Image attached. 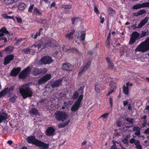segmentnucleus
Segmentation results:
<instances>
[{"mask_svg":"<svg viewBox=\"0 0 149 149\" xmlns=\"http://www.w3.org/2000/svg\"><path fill=\"white\" fill-rule=\"evenodd\" d=\"M125 120L130 124H132L133 123L134 120L133 119H130L127 118Z\"/></svg>","mask_w":149,"mask_h":149,"instance_id":"45","label":"nucleus"},{"mask_svg":"<svg viewBox=\"0 0 149 149\" xmlns=\"http://www.w3.org/2000/svg\"><path fill=\"white\" fill-rule=\"evenodd\" d=\"M81 20V19L77 17L73 18L72 19V21L73 24H74L75 23H77Z\"/></svg>","mask_w":149,"mask_h":149,"instance_id":"27","label":"nucleus"},{"mask_svg":"<svg viewBox=\"0 0 149 149\" xmlns=\"http://www.w3.org/2000/svg\"><path fill=\"white\" fill-rule=\"evenodd\" d=\"M113 143H115V144L116 143H117V144H118V145H119V146H121V147L122 146V145L121 143L120 142H118L115 141H113Z\"/></svg>","mask_w":149,"mask_h":149,"instance_id":"63","label":"nucleus"},{"mask_svg":"<svg viewBox=\"0 0 149 149\" xmlns=\"http://www.w3.org/2000/svg\"><path fill=\"white\" fill-rule=\"evenodd\" d=\"M123 93L125 95H128L129 93V90L128 88L125 86H123Z\"/></svg>","mask_w":149,"mask_h":149,"instance_id":"31","label":"nucleus"},{"mask_svg":"<svg viewBox=\"0 0 149 149\" xmlns=\"http://www.w3.org/2000/svg\"><path fill=\"white\" fill-rule=\"evenodd\" d=\"M146 13V11L144 9H142L139 12H138L137 13V15H142L143 14H144Z\"/></svg>","mask_w":149,"mask_h":149,"instance_id":"37","label":"nucleus"},{"mask_svg":"<svg viewBox=\"0 0 149 149\" xmlns=\"http://www.w3.org/2000/svg\"><path fill=\"white\" fill-rule=\"evenodd\" d=\"M47 70L46 68L43 69H35L32 71V74L34 75H37L40 74L45 73H46Z\"/></svg>","mask_w":149,"mask_h":149,"instance_id":"11","label":"nucleus"},{"mask_svg":"<svg viewBox=\"0 0 149 149\" xmlns=\"http://www.w3.org/2000/svg\"><path fill=\"white\" fill-rule=\"evenodd\" d=\"M3 40L4 42H7V39L5 37H2L0 38V40Z\"/></svg>","mask_w":149,"mask_h":149,"instance_id":"58","label":"nucleus"},{"mask_svg":"<svg viewBox=\"0 0 149 149\" xmlns=\"http://www.w3.org/2000/svg\"><path fill=\"white\" fill-rule=\"evenodd\" d=\"M65 81L64 78H63L61 79H59L56 81L52 85V87L53 88L55 87H57L59 86L61 84L62 81L63 80Z\"/></svg>","mask_w":149,"mask_h":149,"instance_id":"15","label":"nucleus"},{"mask_svg":"<svg viewBox=\"0 0 149 149\" xmlns=\"http://www.w3.org/2000/svg\"><path fill=\"white\" fill-rule=\"evenodd\" d=\"M91 64V61H89L87 62L85 65L81 67V68L80 71L78 73V75L79 76L81 75L84 71L87 70L90 65Z\"/></svg>","mask_w":149,"mask_h":149,"instance_id":"12","label":"nucleus"},{"mask_svg":"<svg viewBox=\"0 0 149 149\" xmlns=\"http://www.w3.org/2000/svg\"><path fill=\"white\" fill-rule=\"evenodd\" d=\"M140 33L137 31L133 32L131 34L130 38L129 44L131 45H133L135 42L136 40L140 39Z\"/></svg>","mask_w":149,"mask_h":149,"instance_id":"6","label":"nucleus"},{"mask_svg":"<svg viewBox=\"0 0 149 149\" xmlns=\"http://www.w3.org/2000/svg\"><path fill=\"white\" fill-rule=\"evenodd\" d=\"M31 69V67L28 66L19 75V77L22 79H24L30 72Z\"/></svg>","mask_w":149,"mask_h":149,"instance_id":"7","label":"nucleus"},{"mask_svg":"<svg viewBox=\"0 0 149 149\" xmlns=\"http://www.w3.org/2000/svg\"><path fill=\"white\" fill-rule=\"evenodd\" d=\"M15 1V0H4L5 3L6 4H11Z\"/></svg>","mask_w":149,"mask_h":149,"instance_id":"40","label":"nucleus"},{"mask_svg":"<svg viewBox=\"0 0 149 149\" xmlns=\"http://www.w3.org/2000/svg\"><path fill=\"white\" fill-rule=\"evenodd\" d=\"M9 32L5 27H2L0 29V37L3 36L5 34H8Z\"/></svg>","mask_w":149,"mask_h":149,"instance_id":"18","label":"nucleus"},{"mask_svg":"<svg viewBox=\"0 0 149 149\" xmlns=\"http://www.w3.org/2000/svg\"><path fill=\"white\" fill-rule=\"evenodd\" d=\"M20 68H14L11 71L10 75L14 76H16L20 71Z\"/></svg>","mask_w":149,"mask_h":149,"instance_id":"16","label":"nucleus"},{"mask_svg":"<svg viewBox=\"0 0 149 149\" xmlns=\"http://www.w3.org/2000/svg\"><path fill=\"white\" fill-rule=\"evenodd\" d=\"M17 98V97L16 96H14L13 97L10 99V100L11 102H14Z\"/></svg>","mask_w":149,"mask_h":149,"instance_id":"52","label":"nucleus"},{"mask_svg":"<svg viewBox=\"0 0 149 149\" xmlns=\"http://www.w3.org/2000/svg\"><path fill=\"white\" fill-rule=\"evenodd\" d=\"M69 101L67 102H64V105L66 107L67 106L69 105Z\"/></svg>","mask_w":149,"mask_h":149,"instance_id":"62","label":"nucleus"},{"mask_svg":"<svg viewBox=\"0 0 149 149\" xmlns=\"http://www.w3.org/2000/svg\"><path fill=\"white\" fill-rule=\"evenodd\" d=\"M26 140L29 143L35 144L40 149H46L49 148L48 144L45 143L40 141L36 140L34 136L28 137L27 138Z\"/></svg>","mask_w":149,"mask_h":149,"instance_id":"1","label":"nucleus"},{"mask_svg":"<svg viewBox=\"0 0 149 149\" xmlns=\"http://www.w3.org/2000/svg\"><path fill=\"white\" fill-rule=\"evenodd\" d=\"M110 40L107 39V40H106V42L105 43L106 45L108 46V47H109V45L110 44Z\"/></svg>","mask_w":149,"mask_h":149,"instance_id":"56","label":"nucleus"},{"mask_svg":"<svg viewBox=\"0 0 149 149\" xmlns=\"http://www.w3.org/2000/svg\"><path fill=\"white\" fill-rule=\"evenodd\" d=\"M67 46H64L63 47V50L64 52L66 51L67 50H70V49L68 48Z\"/></svg>","mask_w":149,"mask_h":149,"instance_id":"51","label":"nucleus"},{"mask_svg":"<svg viewBox=\"0 0 149 149\" xmlns=\"http://www.w3.org/2000/svg\"><path fill=\"white\" fill-rule=\"evenodd\" d=\"M83 97V95L82 94L79 95L78 99L74 103L71 108V111H72L75 112L79 109Z\"/></svg>","mask_w":149,"mask_h":149,"instance_id":"5","label":"nucleus"},{"mask_svg":"<svg viewBox=\"0 0 149 149\" xmlns=\"http://www.w3.org/2000/svg\"><path fill=\"white\" fill-rule=\"evenodd\" d=\"M15 89V87L13 86L10 87L9 88H5L4 90H5L6 94L7 93L11 94L13 93Z\"/></svg>","mask_w":149,"mask_h":149,"instance_id":"21","label":"nucleus"},{"mask_svg":"<svg viewBox=\"0 0 149 149\" xmlns=\"http://www.w3.org/2000/svg\"><path fill=\"white\" fill-rule=\"evenodd\" d=\"M116 146L115 145V143H114L113 145L111 147V149H117L116 148Z\"/></svg>","mask_w":149,"mask_h":149,"instance_id":"61","label":"nucleus"},{"mask_svg":"<svg viewBox=\"0 0 149 149\" xmlns=\"http://www.w3.org/2000/svg\"><path fill=\"white\" fill-rule=\"evenodd\" d=\"M78 96V93L77 92H76L74 93L72 96V98L74 99H76L77 98Z\"/></svg>","mask_w":149,"mask_h":149,"instance_id":"44","label":"nucleus"},{"mask_svg":"<svg viewBox=\"0 0 149 149\" xmlns=\"http://www.w3.org/2000/svg\"><path fill=\"white\" fill-rule=\"evenodd\" d=\"M26 7V4L24 3H20L18 6V9L20 10H24Z\"/></svg>","mask_w":149,"mask_h":149,"instance_id":"24","label":"nucleus"},{"mask_svg":"<svg viewBox=\"0 0 149 149\" xmlns=\"http://www.w3.org/2000/svg\"><path fill=\"white\" fill-rule=\"evenodd\" d=\"M22 51L25 54H28L30 52V49H29L27 48L23 49Z\"/></svg>","mask_w":149,"mask_h":149,"instance_id":"47","label":"nucleus"},{"mask_svg":"<svg viewBox=\"0 0 149 149\" xmlns=\"http://www.w3.org/2000/svg\"><path fill=\"white\" fill-rule=\"evenodd\" d=\"M40 35V32H37L35 34L34 33H32L31 35V38L36 39L37 38L38 36H39Z\"/></svg>","mask_w":149,"mask_h":149,"instance_id":"32","label":"nucleus"},{"mask_svg":"<svg viewBox=\"0 0 149 149\" xmlns=\"http://www.w3.org/2000/svg\"><path fill=\"white\" fill-rule=\"evenodd\" d=\"M106 59L107 61L108 64V68L109 69H112L114 66L113 63L111 61L110 58L108 57L106 58Z\"/></svg>","mask_w":149,"mask_h":149,"instance_id":"20","label":"nucleus"},{"mask_svg":"<svg viewBox=\"0 0 149 149\" xmlns=\"http://www.w3.org/2000/svg\"><path fill=\"white\" fill-rule=\"evenodd\" d=\"M55 129L54 126L48 127L46 131V135L48 136H53L55 134Z\"/></svg>","mask_w":149,"mask_h":149,"instance_id":"10","label":"nucleus"},{"mask_svg":"<svg viewBox=\"0 0 149 149\" xmlns=\"http://www.w3.org/2000/svg\"><path fill=\"white\" fill-rule=\"evenodd\" d=\"M142 8L141 3H138L134 6L133 7V9H137Z\"/></svg>","mask_w":149,"mask_h":149,"instance_id":"33","label":"nucleus"},{"mask_svg":"<svg viewBox=\"0 0 149 149\" xmlns=\"http://www.w3.org/2000/svg\"><path fill=\"white\" fill-rule=\"evenodd\" d=\"M133 84L132 83H129V82H127L126 84V85L127 87L128 88L129 86H133Z\"/></svg>","mask_w":149,"mask_h":149,"instance_id":"60","label":"nucleus"},{"mask_svg":"<svg viewBox=\"0 0 149 149\" xmlns=\"http://www.w3.org/2000/svg\"><path fill=\"white\" fill-rule=\"evenodd\" d=\"M69 121H68L67 122L65 123H62L60 124H59L58 125V127L59 128H63V127L66 126H67L68 124Z\"/></svg>","mask_w":149,"mask_h":149,"instance_id":"35","label":"nucleus"},{"mask_svg":"<svg viewBox=\"0 0 149 149\" xmlns=\"http://www.w3.org/2000/svg\"><path fill=\"white\" fill-rule=\"evenodd\" d=\"M109 113H107L105 114H104L101 116L100 118H102L103 120L104 121H105L106 119H107L108 116H109Z\"/></svg>","mask_w":149,"mask_h":149,"instance_id":"34","label":"nucleus"},{"mask_svg":"<svg viewBox=\"0 0 149 149\" xmlns=\"http://www.w3.org/2000/svg\"><path fill=\"white\" fill-rule=\"evenodd\" d=\"M73 68V66L69 63H65L62 66V68L67 71H71Z\"/></svg>","mask_w":149,"mask_h":149,"instance_id":"14","label":"nucleus"},{"mask_svg":"<svg viewBox=\"0 0 149 149\" xmlns=\"http://www.w3.org/2000/svg\"><path fill=\"white\" fill-rule=\"evenodd\" d=\"M127 137V136L123 140V141L125 144L128 143Z\"/></svg>","mask_w":149,"mask_h":149,"instance_id":"54","label":"nucleus"},{"mask_svg":"<svg viewBox=\"0 0 149 149\" xmlns=\"http://www.w3.org/2000/svg\"><path fill=\"white\" fill-rule=\"evenodd\" d=\"M33 6H34L33 5H30V6H29V10H28L29 12L31 13L32 12L33 9Z\"/></svg>","mask_w":149,"mask_h":149,"instance_id":"50","label":"nucleus"},{"mask_svg":"<svg viewBox=\"0 0 149 149\" xmlns=\"http://www.w3.org/2000/svg\"><path fill=\"white\" fill-rule=\"evenodd\" d=\"M33 13L34 14L37 15H41V13L39 10L37 8H35L33 10Z\"/></svg>","mask_w":149,"mask_h":149,"instance_id":"36","label":"nucleus"},{"mask_svg":"<svg viewBox=\"0 0 149 149\" xmlns=\"http://www.w3.org/2000/svg\"><path fill=\"white\" fill-rule=\"evenodd\" d=\"M19 92L24 99L31 97L33 94V92L27 84L22 86L19 88Z\"/></svg>","mask_w":149,"mask_h":149,"instance_id":"2","label":"nucleus"},{"mask_svg":"<svg viewBox=\"0 0 149 149\" xmlns=\"http://www.w3.org/2000/svg\"><path fill=\"white\" fill-rule=\"evenodd\" d=\"M84 88V86L81 87L80 89L79 90V91L81 93L83 94V89Z\"/></svg>","mask_w":149,"mask_h":149,"instance_id":"55","label":"nucleus"},{"mask_svg":"<svg viewBox=\"0 0 149 149\" xmlns=\"http://www.w3.org/2000/svg\"><path fill=\"white\" fill-rule=\"evenodd\" d=\"M147 33L146 32L142 31L141 32V34H140V37L141 38L144 37H145L146 36V35Z\"/></svg>","mask_w":149,"mask_h":149,"instance_id":"46","label":"nucleus"},{"mask_svg":"<svg viewBox=\"0 0 149 149\" xmlns=\"http://www.w3.org/2000/svg\"><path fill=\"white\" fill-rule=\"evenodd\" d=\"M17 22L19 23H22V20L21 18L19 16H17L16 17Z\"/></svg>","mask_w":149,"mask_h":149,"instance_id":"42","label":"nucleus"},{"mask_svg":"<svg viewBox=\"0 0 149 149\" xmlns=\"http://www.w3.org/2000/svg\"><path fill=\"white\" fill-rule=\"evenodd\" d=\"M14 56L13 55L10 54L6 56L4 60L3 63L5 65H6L9 63L11 61L13 60L14 58Z\"/></svg>","mask_w":149,"mask_h":149,"instance_id":"13","label":"nucleus"},{"mask_svg":"<svg viewBox=\"0 0 149 149\" xmlns=\"http://www.w3.org/2000/svg\"><path fill=\"white\" fill-rule=\"evenodd\" d=\"M6 113H0V123L7 118Z\"/></svg>","mask_w":149,"mask_h":149,"instance_id":"23","label":"nucleus"},{"mask_svg":"<svg viewBox=\"0 0 149 149\" xmlns=\"http://www.w3.org/2000/svg\"><path fill=\"white\" fill-rule=\"evenodd\" d=\"M133 131L135 132L140 131V129L138 127H134L133 128Z\"/></svg>","mask_w":149,"mask_h":149,"instance_id":"57","label":"nucleus"},{"mask_svg":"<svg viewBox=\"0 0 149 149\" xmlns=\"http://www.w3.org/2000/svg\"><path fill=\"white\" fill-rule=\"evenodd\" d=\"M6 90H4L3 91L0 93V98L6 95V93L5 92Z\"/></svg>","mask_w":149,"mask_h":149,"instance_id":"48","label":"nucleus"},{"mask_svg":"<svg viewBox=\"0 0 149 149\" xmlns=\"http://www.w3.org/2000/svg\"><path fill=\"white\" fill-rule=\"evenodd\" d=\"M53 61L52 58L48 56H45L42 58L39 61L40 64H50Z\"/></svg>","mask_w":149,"mask_h":149,"instance_id":"8","label":"nucleus"},{"mask_svg":"<svg viewBox=\"0 0 149 149\" xmlns=\"http://www.w3.org/2000/svg\"><path fill=\"white\" fill-rule=\"evenodd\" d=\"M141 6L142 8L146 7H149V2H147L146 3H143L141 4Z\"/></svg>","mask_w":149,"mask_h":149,"instance_id":"41","label":"nucleus"},{"mask_svg":"<svg viewBox=\"0 0 149 149\" xmlns=\"http://www.w3.org/2000/svg\"><path fill=\"white\" fill-rule=\"evenodd\" d=\"M55 41L52 39H49L46 42L45 44H43L42 42H41L38 44L34 45L33 46L35 48L37 47L38 49L41 47L42 46H45L48 47L50 46L54 47L56 46L55 44Z\"/></svg>","mask_w":149,"mask_h":149,"instance_id":"3","label":"nucleus"},{"mask_svg":"<svg viewBox=\"0 0 149 149\" xmlns=\"http://www.w3.org/2000/svg\"><path fill=\"white\" fill-rule=\"evenodd\" d=\"M94 11L97 14H99V12L95 5H94Z\"/></svg>","mask_w":149,"mask_h":149,"instance_id":"49","label":"nucleus"},{"mask_svg":"<svg viewBox=\"0 0 149 149\" xmlns=\"http://www.w3.org/2000/svg\"><path fill=\"white\" fill-rule=\"evenodd\" d=\"M55 118L59 120L64 121L68 118V114L65 112L57 111L54 114Z\"/></svg>","mask_w":149,"mask_h":149,"instance_id":"4","label":"nucleus"},{"mask_svg":"<svg viewBox=\"0 0 149 149\" xmlns=\"http://www.w3.org/2000/svg\"><path fill=\"white\" fill-rule=\"evenodd\" d=\"M14 48L13 46H9L7 47L5 49L4 51L6 52L10 53H11L13 50Z\"/></svg>","mask_w":149,"mask_h":149,"instance_id":"26","label":"nucleus"},{"mask_svg":"<svg viewBox=\"0 0 149 149\" xmlns=\"http://www.w3.org/2000/svg\"><path fill=\"white\" fill-rule=\"evenodd\" d=\"M2 16L5 19H12L14 21H15V19L14 18V17L13 16H9L6 13H4L2 15Z\"/></svg>","mask_w":149,"mask_h":149,"instance_id":"25","label":"nucleus"},{"mask_svg":"<svg viewBox=\"0 0 149 149\" xmlns=\"http://www.w3.org/2000/svg\"><path fill=\"white\" fill-rule=\"evenodd\" d=\"M105 16V15L104 14H101L100 17V19L101 20H100V22L102 24L104 22V16Z\"/></svg>","mask_w":149,"mask_h":149,"instance_id":"38","label":"nucleus"},{"mask_svg":"<svg viewBox=\"0 0 149 149\" xmlns=\"http://www.w3.org/2000/svg\"><path fill=\"white\" fill-rule=\"evenodd\" d=\"M101 85L99 84H96L95 86V90L97 93H99L100 92Z\"/></svg>","mask_w":149,"mask_h":149,"instance_id":"30","label":"nucleus"},{"mask_svg":"<svg viewBox=\"0 0 149 149\" xmlns=\"http://www.w3.org/2000/svg\"><path fill=\"white\" fill-rule=\"evenodd\" d=\"M51 77V75L49 74H47L38 80L39 84L41 85L45 83L47 81L49 80Z\"/></svg>","mask_w":149,"mask_h":149,"instance_id":"9","label":"nucleus"},{"mask_svg":"<svg viewBox=\"0 0 149 149\" xmlns=\"http://www.w3.org/2000/svg\"><path fill=\"white\" fill-rule=\"evenodd\" d=\"M134 144L135 145L136 148L137 149H142V147L140 144L139 141L138 140H136Z\"/></svg>","mask_w":149,"mask_h":149,"instance_id":"28","label":"nucleus"},{"mask_svg":"<svg viewBox=\"0 0 149 149\" xmlns=\"http://www.w3.org/2000/svg\"><path fill=\"white\" fill-rule=\"evenodd\" d=\"M112 84H113V86L112 87V89L110 88V89L109 90L108 93L107 94V96L109 95H110L113 93V92L114 90L115 89V87L114 86V84H115V83H113Z\"/></svg>","mask_w":149,"mask_h":149,"instance_id":"29","label":"nucleus"},{"mask_svg":"<svg viewBox=\"0 0 149 149\" xmlns=\"http://www.w3.org/2000/svg\"><path fill=\"white\" fill-rule=\"evenodd\" d=\"M62 7L65 9H71L72 8V6L70 5H65L62 6Z\"/></svg>","mask_w":149,"mask_h":149,"instance_id":"39","label":"nucleus"},{"mask_svg":"<svg viewBox=\"0 0 149 149\" xmlns=\"http://www.w3.org/2000/svg\"><path fill=\"white\" fill-rule=\"evenodd\" d=\"M140 134V131H136L134 133V134L137 136L139 135Z\"/></svg>","mask_w":149,"mask_h":149,"instance_id":"64","label":"nucleus"},{"mask_svg":"<svg viewBox=\"0 0 149 149\" xmlns=\"http://www.w3.org/2000/svg\"><path fill=\"white\" fill-rule=\"evenodd\" d=\"M86 35V34L85 33H82L80 37V40L81 41H83L84 40L85 38V36Z\"/></svg>","mask_w":149,"mask_h":149,"instance_id":"43","label":"nucleus"},{"mask_svg":"<svg viewBox=\"0 0 149 149\" xmlns=\"http://www.w3.org/2000/svg\"><path fill=\"white\" fill-rule=\"evenodd\" d=\"M29 113L31 115H37L38 114V111L35 108H32L30 110Z\"/></svg>","mask_w":149,"mask_h":149,"instance_id":"22","label":"nucleus"},{"mask_svg":"<svg viewBox=\"0 0 149 149\" xmlns=\"http://www.w3.org/2000/svg\"><path fill=\"white\" fill-rule=\"evenodd\" d=\"M149 17H146L142 20H141L140 23L138 25V28H140L143 26L147 22Z\"/></svg>","mask_w":149,"mask_h":149,"instance_id":"17","label":"nucleus"},{"mask_svg":"<svg viewBox=\"0 0 149 149\" xmlns=\"http://www.w3.org/2000/svg\"><path fill=\"white\" fill-rule=\"evenodd\" d=\"M115 83V84H114V86H115V89H116V83L115 82H113V81H112L110 83V84H109V86L110 87V88L112 89V86H113V84H112V83Z\"/></svg>","mask_w":149,"mask_h":149,"instance_id":"53","label":"nucleus"},{"mask_svg":"<svg viewBox=\"0 0 149 149\" xmlns=\"http://www.w3.org/2000/svg\"><path fill=\"white\" fill-rule=\"evenodd\" d=\"M74 32L75 30H72L70 32L68 33L65 35V38L68 39L69 40H72L73 38V34L74 33Z\"/></svg>","mask_w":149,"mask_h":149,"instance_id":"19","label":"nucleus"},{"mask_svg":"<svg viewBox=\"0 0 149 149\" xmlns=\"http://www.w3.org/2000/svg\"><path fill=\"white\" fill-rule=\"evenodd\" d=\"M136 141V140H135V139L134 138H132L130 140V142L131 143H135Z\"/></svg>","mask_w":149,"mask_h":149,"instance_id":"59","label":"nucleus"}]
</instances>
